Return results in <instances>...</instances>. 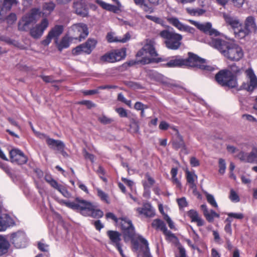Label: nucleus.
<instances>
[{
    "label": "nucleus",
    "mask_w": 257,
    "mask_h": 257,
    "mask_svg": "<svg viewBox=\"0 0 257 257\" xmlns=\"http://www.w3.org/2000/svg\"><path fill=\"white\" fill-rule=\"evenodd\" d=\"M243 72L242 68L233 63L228 65L227 69L220 70L215 76V79L220 85L228 88H236L237 90L242 89L252 92L257 88V77L253 70L248 68L246 70L245 73L249 79L248 83H243L240 88H238L237 77Z\"/></svg>",
    "instance_id": "1"
},
{
    "label": "nucleus",
    "mask_w": 257,
    "mask_h": 257,
    "mask_svg": "<svg viewBox=\"0 0 257 257\" xmlns=\"http://www.w3.org/2000/svg\"><path fill=\"white\" fill-rule=\"evenodd\" d=\"M188 57L186 59L181 58L179 56H175L173 59L169 60L167 63L162 65L164 67L173 68L188 66L196 67L203 71L211 72L214 68L206 64V60L199 57L197 55L188 52Z\"/></svg>",
    "instance_id": "2"
},
{
    "label": "nucleus",
    "mask_w": 257,
    "mask_h": 257,
    "mask_svg": "<svg viewBox=\"0 0 257 257\" xmlns=\"http://www.w3.org/2000/svg\"><path fill=\"white\" fill-rule=\"evenodd\" d=\"M208 43L231 61H239L243 57L241 47L233 42L217 38L213 39Z\"/></svg>",
    "instance_id": "3"
},
{
    "label": "nucleus",
    "mask_w": 257,
    "mask_h": 257,
    "mask_svg": "<svg viewBox=\"0 0 257 257\" xmlns=\"http://www.w3.org/2000/svg\"><path fill=\"white\" fill-rule=\"evenodd\" d=\"M64 204L66 206L79 212L84 216L100 218L104 215L103 212L97 208L94 204L78 197L76 198L74 202L64 201Z\"/></svg>",
    "instance_id": "4"
},
{
    "label": "nucleus",
    "mask_w": 257,
    "mask_h": 257,
    "mask_svg": "<svg viewBox=\"0 0 257 257\" xmlns=\"http://www.w3.org/2000/svg\"><path fill=\"white\" fill-rule=\"evenodd\" d=\"M121 222V230L124 242L131 241V243L136 250L140 248L139 243L141 244V247L144 245L146 250L149 249V243L146 239L142 235H138L136 238L135 237V229L132 222L127 218H122Z\"/></svg>",
    "instance_id": "5"
},
{
    "label": "nucleus",
    "mask_w": 257,
    "mask_h": 257,
    "mask_svg": "<svg viewBox=\"0 0 257 257\" xmlns=\"http://www.w3.org/2000/svg\"><path fill=\"white\" fill-rule=\"evenodd\" d=\"M160 35L165 39L164 43L168 49L176 50L180 47L183 38L181 34L165 30L160 33Z\"/></svg>",
    "instance_id": "6"
},
{
    "label": "nucleus",
    "mask_w": 257,
    "mask_h": 257,
    "mask_svg": "<svg viewBox=\"0 0 257 257\" xmlns=\"http://www.w3.org/2000/svg\"><path fill=\"white\" fill-rule=\"evenodd\" d=\"M40 12L38 9L33 8L22 17L19 21L18 29L20 31H28L31 25L36 23L40 17Z\"/></svg>",
    "instance_id": "7"
},
{
    "label": "nucleus",
    "mask_w": 257,
    "mask_h": 257,
    "mask_svg": "<svg viewBox=\"0 0 257 257\" xmlns=\"http://www.w3.org/2000/svg\"><path fill=\"white\" fill-rule=\"evenodd\" d=\"M87 26L84 23L73 24L70 30L71 40H76L80 42L84 40L88 35Z\"/></svg>",
    "instance_id": "8"
},
{
    "label": "nucleus",
    "mask_w": 257,
    "mask_h": 257,
    "mask_svg": "<svg viewBox=\"0 0 257 257\" xmlns=\"http://www.w3.org/2000/svg\"><path fill=\"white\" fill-rule=\"evenodd\" d=\"M126 56V49L122 48L108 52L100 57L103 63H114L124 59Z\"/></svg>",
    "instance_id": "9"
},
{
    "label": "nucleus",
    "mask_w": 257,
    "mask_h": 257,
    "mask_svg": "<svg viewBox=\"0 0 257 257\" xmlns=\"http://www.w3.org/2000/svg\"><path fill=\"white\" fill-rule=\"evenodd\" d=\"M257 32V25L255 18L252 16H249L244 21V26L242 25L240 31L238 33V39L244 38L251 33H255Z\"/></svg>",
    "instance_id": "10"
},
{
    "label": "nucleus",
    "mask_w": 257,
    "mask_h": 257,
    "mask_svg": "<svg viewBox=\"0 0 257 257\" xmlns=\"http://www.w3.org/2000/svg\"><path fill=\"white\" fill-rule=\"evenodd\" d=\"M97 41L93 38H89L84 43L73 48L72 53L74 55H79L82 53L89 55L95 48Z\"/></svg>",
    "instance_id": "11"
},
{
    "label": "nucleus",
    "mask_w": 257,
    "mask_h": 257,
    "mask_svg": "<svg viewBox=\"0 0 257 257\" xmlns=\"http://www.w3.org/2000/svg\"><path fill=\"white\" fill-rule=\"evenodd\" d=\"M169 60L168 58H163L161 57L159 58H148L147 57H144L140 60H131L127 61L122 64L120 67L123 70H126L128 67L133 66L134 65L141 64L143 65L148 64L151 63H159L163 61H167Z\"/></svg>",
    "instance_id": "12"
},
{
    "label": "nucleus",
    "mask_w": 257,
    "mask_h": 257,
    "mask_svg": "<svg viewBox=\"0 0 257 257\" xmlns=\"http://www.w3.org/2000/svg\"><path fill=\"white\" fill-rule=\"evenodd\" d=\"M106 234L109 239V243L113 245L118 251L122 257H126L122 249V244L121 243V233L117 231L109 230Z\"/></svg>",
    "instance_id": "13"
},
{
    "label": "nucleus",
    "mask_w": 257,
    "mask_h": 257,
    "mask_svg": "<svg viewBox=\"0 0 257 257\" xmlns=\"http://www.w3.org/2000/svg\"><path fill=\"white\" fill-rule=\"evenodd\" d=\"M11 162L18 165L26 164L28 160V157L18 148L12 149L9 152Z\"/></svg>",
    "instance_id": "14"
},
{
    "label": "nucleus",
    "mask_w": 257,
    "mask_h": 257,
    "mask_svg": "<svg viewBox=\"0 0 257 257\" xmlns=\"http://www.w3.org/2000/svg\"><path fill=\"white\" fill-rule=\"evenodd\" d=\"M49 22L46 18H44L40 24H37L35 27L30 30V34L34 39L40 38L44 31L48 27Z\"/></svg>",
    "instance_id": "15"
},
{
    "label": "nucleus",
    "mask_w": 257,
    "mask_h": 257,
    "mask_svg": "<svg viewBox=\"0 0 257 257\" xmlns=\"http://www.w3.org/2000/svg\"><path fill=\"white\" fill-rule=\"evenodd\" d=\"M237 157L240 161L245 163H257V148H253L249 153L241 151L237 155Z\"/></svg>",
    "instance_id": "16"
},
{
    "label": "nucleus",
    "mask_w": 257,
    "mask_h": 257,
    "mask_svg": "<svg viewBox=\"0 0 257 257\" xmlns=\"http://www.w3.org/2000/svg\"><path fill=\"white\" fill-rule=\"evenodd\" d=\"M136 211L139 215L147 218L153 217L155 215V209L149 202L144 203L142 207L137 208Z\"/></svg>",
    "instance_id": "17"
},
{
    "label": "nucleus",
    "mask_w": 257,
    "mask_h": 257,
    "mask_svg": "<svg viewBox=\"0 0 257 257\" xmlns=\"http://www.w3.org/2000/svg\"><path fill=\"white\" fill-rule=\"evenodd\" d=\"M73 8L75 13L82 17L88 16V8L85 0H79L73 3Z\"/></svg>",
    "instance_id": "18"
},
{
    "label": "nucleus",
    "mask_w": 257,
    "mask_h": 257,
    "mask_svg": "<svg viewBox=\"0 0 257 257\" xmlns=\"http://www.w3.org/2000/svg\"><path fill=\"white\" fill-rule=\"evenodd\" d=\"M224 18L226 23L233 30L235 37L238 39V33L240 31V28H242V24L236 18L230 15H224Z\"/></svg>",
    "instance_id": "19"
},
{
    "label": "nucleus",
    "mask_w": 257,
    "mask_h": 257,
    "mask_svg": "<svg viewBox=\"0 0 257 257\" xmlns=\"http://www.w3.org/2000/svg\"><path fill=\"white\" fill-rule=\"evenodd\" d=\"M12 242L18 248L25 246L26 237L22 232L13 233L12 234Z\"/></svg>",
    "instance_id": "20"
},
{
    "label": "nucleus",
    "mask_w": 257,
    "mask_h": 257,
    "mask_svg": "<svg viewBox=\"0 0 257 257\" xmlns=\"http://www.w3.org/2000/svg\"><path fill=\"white\" fill-rule=\"evenodd\" d=\"M197 28L204 33L208 34L211 37V41L214 39L213 38V36L216 37L220 35V33L218 31L212 28V25L210 23L199 24L198 25Z\"/></svg>",
    "instance_id": "21"
},
{
    "label": "nucleus",
    "mask_w": 257,
    "mask_h": 257,
    "mask_svg": "<svg viewBox=\"0 0 257 257\" xmlns=\"http://www.w3.org/2000/svg\"><path fill=\"white\" fill-rule=\"evenodd\" d=\"M42 136L46 138V143L51 149L56 150L58 151L59 150L62 149L63 148H65V145L62 141L51 139L45 134H42Z\"/></svg>",
    "instance_id": "22"
},
{
    "label": "nucleus",
    "mask_w": 257,
    "mask_h": 257,
    "mask_svg": "<svg viewBox=\"0 0 257 257\" xmlns=\"http://www.w3.org/2000/svg\"><path fill=\"white\" fill-rule=\"evenodd\" d=\"M14 220L8 214H4L0 216V231L5 230L8 227L14 224Z\"/></svg>",
    "instance_id": "23"
},
{
    "label": "nucleus",
    "mask_w": 257,
    "mask_h": 257,
    "mask_svg": "<svg viewBox=\"0 0 257 257\" xmlns=\"http://www.w3.org/2000/svg\"><path fill=\"white\" fill-rule=\"evenodd\" d=\"M129 129L128 132L132 134H138L140 132V121L136 116L128 117Z\"/></svg>",
    "instance_id": "24"
},
{
    "label": "nucleus",
    "mask_w": 257,
    "mask_h": 257,
    "mask_svg": "<svg viewBox=\"0 0 257 257\" xmlns=\"http://www.w3.org/2000/svg\"><path fill=\"white\" fill-rule=\"evenodd\" d=\"M73 41L71 39V37L65 35L63 36L59 42L57 40H55L56 47L59 51L62 52L64 49H67L70 46V42Z\"/></svg>",
    "instance_id": "25"
},
{
    "label": "nucleus",
    "mask_w": 257,
    "mask_h": 257,
    "mask_svg": "<svg viewBox=\"0 0 257 257\" xmlns=\"http://www.w3.org/2000/svg\"><path fill=\"white\" fill-rule=\"evenodd\" d=\"M172 146L176 150L179 149H186L183 138L178 132L176 134L175 138L172 141Z\"/></svg>",
    "instance_id": "26"
},
{
    "label": "nucleus",
    "mask_w": 257,
    "mask_h": 257,
    "mask_svg": "<svg viewBox=\"0 0 257 257\" xmlns=\"http://www.w3.org/2000/svg\"><path fill=\"white\" fill-rule=\"evenodd\" d=\"M187 214L191 219V222H196L198 226L204 225V221L199 216L197 211L191 209L187 212Z\"/></svg>",
    "instance_id": "27"
},
{
    "label": "nucleus",
    "mask_w": 257,
    "mask_h": 257,
    "mask_svg": "<svg viewBox=\"0 0 257 257\" xmlns=\"http://www.w3.org/2000/svg\"><path fill=\"white\" fill-rule=\"evenodd\" d=\"M146 53H148L152 57H156L158 55L155 48V42L152 40H148L147 43L143 46Z\"/></svg>",
    "instance_id": "28"
},
{
    "label": "nucleus",
    "mask_w": 257,
    "mask_h": 257,
    "mask_svg": "<svg viewBox=\"0 0 257 257\" xmlns=\"http://www.w3.org/2000/svg\"><path fill=\"white\" fill-rule=\"evenodd\" d=\"M186 180L189 184L190 188L195 190L197 189V186L195 183V180L197 179V176L194 172L188 170L186 171Z\"/></svg>",
    "instance_id": "29"
},
{
    "label": "nucleus",
    "mask_w": 257,
    "mask_h": 257,
    "mask_svg": "<svg viewBox=\"0 0 257 257\" xmlns=\"http://www.w3.org/2000/svg\"><path fill=\"white\" fill-rule=\"evenodd\" d=\"M95 2L103 9L108 11L116 13L119 10V8L117 6L106 3L102 0H95Z\"/></svg>",
    "instance_id": "30"
},
{
    "label": "nucleus",
    "mask_w": 257,
    "mask_h": 257,
    "mask_svg": "<svg viewBox=\"0 0 257 257\" xmlns=\"http://www.w3.org/2000/svg\"><path fill=\"white\" fill-rule=\"evenodd\" d=\"M134 3L138 6L144 12L149 14L154 12V9L145 2V0H133Z\"/></svg>",
    "instance_id": "31"
},
{
    "label": "nucleus",
    "mask_w": 257,
    "mask_h": 257,
    "mask_svg": "<svg viewBox=\"0 0 257 257\" xmlns=\"http://www.w3.org/2000/svg\"><path fill=\"white\" fill-rule=\"evenodd\" d=\"M10 247L9 241L4 236L0 235V256L7 253Z\"/></svg>",
    "instance_id": "32"
},
{
    "label": "nucleus",
    "mask_w": 257,
    "mask_h": 257,
    "mask_svg": "<svg viewBox=\"0 0 257 257\" xmlns=\"http://www.w3.org/2000/svg\"><path fill=\"white\" fill-rule=\"evenodd\" d=\"M63 26L56 25L48 33L51 35L53 38H55V40H57L58 37L63 33Z\"/></svg>",
    "instance_id": "33"
},
{
    "label": "nucleus",
    "mask_w": 257,
    "mask_h": 257,
    "mask_svg": "<svg viewBox=\"0 0 257 257\" xmlns=\"http://www.w3.org/2000/svg\"><path fill=\"white\" fill-rule=\"evenodd\" d=\"M145 177L147 179L148 181L143 180L142 185L145 190H148L149 191L150 188L154 184L155 181V180L150 175L149 173H147L145 174Z\"/></svg>",
    "instance_id": "34"
},
{
    "label": "nucleus",
    "mask_w": 257,
    "mask_h": 257,
    "mask_svg": "<svg viewBox=\"0 0 257 257\" xmlns=\"http://www.w3.org/2000/svg\"><path fill=\"white\" fill-rule=\"evenodd\" d=\"M152 226L156 230H160L162 232L167 227L165 222L160 219H154L152 222Z\"/></svg>",
    "instance_id": "35"
},
{
    "label": "nucleus",
    "mask_w": 257,
    "mask_h": 257,
    "mask_svg": "<svg viewBox=\"0 0 257 257\" xmlns=\"http://www.w3.org/2000/svg\"><path fill=\"white\" fill-rule=\"evenodd\" d=\"M168 21L170 24H172L180 31H182L185 27V25L180 22L179 20L176 18H170L168 19Z\"/></svg>",
    "instance_id": "36"
},
{
    "label": "nucleus",
    "mask_w": 257,
    "mask_h": 257,
    "mask_svg": "<svg viewBox=\"0 0 257 257\" xmlns=\"http://www.w3.org/2000/svg\"><path fill=\"white\" fill-rule=\"evenodd\" d=\"M171 174L172 176V182L176 184L177 187L178 188H180L181 187V183L178 179L177 178V175L178 174V168H173L171 170Z\"/></svg>",
    "instance_id": "37"
},
{
    "label": "nucleus",
    "mask_w": 257,
    "mask_h": 257,
    "mask_svg": "<svg viewBox=\"0 0 257 257\" xmlns=\"http://www.w3.org/2000/svg\"><path fill=\"white\" fill-rule=\"evenodd\" d=\"M17 4V0H4L2 8L6 11H10L12 6Z\"/></svg>",
    "instance_id": "38"
},
{
    "label": "nucleus",
    "mask_w": 257,
    "mask_h": 257,
    "mask_svg": "<svg viewBox=\"0 0 257 257\" xmlns=\"http://www.w3.org/2000/svg\"><path fill=\"white\" fill-rule=\"evenodd\" d=\"M204 216L208 222H211L213 221L214 217H219V214L215 212L214 210H211L210 212H207Z\"/></svg>",
    "instance_id": "39"
},
{
    "label": "nucleus",
    "mask_w": 257,
    "mask_h": 257,
    "mask_svg": "<svg viewBox=\"0 0 257 257\" xmlns=\"http://www.w3.org/2000/svg\"><path fill=\"white\" fill-rule=\"evenodd\" d=\"M97 195L100 199L105 202L108 203V196L106 193L100 189H97Z\"/></svg>",
    "instance_id": "40"
},
{
    "label": "nucleus",
    "mask_w": 257,
    "mask_h": 257,
    "mask_svg": "<svg viewBox=\"0 0 257 257\" xmlns=\"http://www.w3.org/2000/svg\"><path fill=\"white\" fill-rule=\"evenodd\" d=\"M55 8V4L52 2L49 3H45L43 5V10L44 11H47L49 13L52 12Z\"/></svg>",
    "instance_id": "41"
},
{
    "label": "nucleus",
    "mask_w": 257,
    "mask_h": 257,
    "mask_svg": "<svg viewBox=\"0 0 257 257\" xmlns=\"http://www.w3.org/2000/svg\"><path fill=\"white\" fill-rule=\"evenodd\" d=\"M0 168L2 169L9 176L12 177L11 169L6 164L0 161Z\"/></svg>",
    "instance_id": "42"
},
{
    "label": "nucleus",
    "mask_w": 257,
    "mask_h": 257,
    "mask_svg": "<svg viewBox=\"0 0 257 257\" xmlns=\"http://www.w3.org/2000/svg\"><path fill=\"white\" fill-rule=\"evenodd\" d=\"M77 104L83 105L86 106L88 109H91L96 106V104L90 100H82L77 102Z\"/></svg>",
    "instance_id": "43"
},
{
    "label": "nucleus",
    "mask_w": 257,
    "mask_h": 257,
    "mask_svg": "<svg viewBox=\"0 0 257 257\" xmlns=\"http://www.w3.org/2000/svg\"><path fill=\"white\" fill-rule=\"evenodd\" d=\"M229 198L232 202H238L239 201V197L233 189L230 190Z\"/></svg>",
    "instance_id": "44"
},
{
    "label": "nucleus",
    "mask_w": 257,
    "mask_h": 257,
    "mask_svg": "<svg viewBox=\"0 0 257 257\" xmlns=\"http://www.w3.org/2000/svg\"><path fill=\"white\" fill-rule=\"evenodd\" d=\"M99 121L103 124H108L111 123L113 121V119L111 118H109L105 115H102L99 117L98 118Z\"/></svg>",
    "instance_id": "45"
},
{
    "label": "nucleus",
    "mask_w": 257,
    "mask_h": 257,
    "mask_svg": "<svg viewBox=\"0 0 257 257\" xmlns=\"http://www.w3.org/2000/svg\"><path fill=\"white\" fill-rule=\"evenodd\" d=\"M105 217H106V219H112L115 223H117L118 222V221L120 220V224H121V222L122 221L121 219L122 218H125V217H121V218H117L116 217V216L113 213H111V212L106 213V214H105Z\"/></svg>",
    "instance_id": "46"
},
{
    "label": "nucleus",
    "mask_w": 257,
    "mask_h": 257,
    "mask_svg": "<svg viewBox=\"0 0 257 257\" xmlns=\"http://www.w3.org/2000/svg\"><path fill=\"white\" fill-rule=\"evenodd\" d=\"M177 202L180 209L187 207L188 205V202L186 201V199L184 197L177 199Z\"/></svg>",
    "instance_id": "47"
},
{
    "label": "nucleus",
    "mask_w": 257,
    "mask_h": 257,
    "mask_svg": "<svg viewBox=\"0 0 257 257\" xmlns=\"http://www.w3.org/2000/svg\"><path fill=\"white\" fill-rule=\"evenodd\" d=\"M40 77L46 83L61 82V80H55L52 76L41 75Z\"/></svg>",
    "instance_id": "48"
},
{
    "label": "nucleus",
    "mask_w": 257,
    "mask_h": 257,
    "mask_svg": "<svg viewBox=\"0 0 257 257\" xmlns=\"http://www.w3.org/2000/svg\"><path fill=\"white\" fill-rule=\"evenodd\" d=\"M115 111L118 114L120 117H128L127 113L126 110L122 107L116 108L115 109Z\"/></svg>",
    "instance_id": "49"
},
{
    "label": "nucleus",
    "mask_w": 257,
    "mask_h": 257,
    "mask_svg": "<svg viewBox=\"0 0 257 257\" xmlns=\"http://www.w3.org/2000/svg\"><path fill=\"white\" fill-rule=\"evenodd\" d=\"M206 199L207 202L210 203L212 206L214 207H217L218 205L213 196L211 194H208L206 195Z\"/></svg>",
    "instance_id": "50"
},
{
    "label": "nucleus",
    "mask_w": 257,
    "mask_h": 257,
    "mask_svg": "<svg viewBox=\"0 0 257 257\" xmlns=\"http://www.w3.org/2000/svg\"><path fill=\"white\" fill-rule=\"evenodd\" d=\"M219 172L220 174H224L226 169V164L225 160L223 159H220L219 160Z\"/></svg>",
    "instance_id": "51"
},
{
    "label": "nucleus",
    "mask_w": 257,
    "mask_h": 257,
    "mask_svg": "<svg viewBox=\"0 0 257 257\" xmlns=\"http://www.w3.org/2000/svg\"><path fill=\"white\" fill-rule=\"evenodd\" d=\"M17 16L15 13H11L6 18L7 22L9 24H14L17 20Z\"/></svg>",
    "instance_id": "52"
},
{
    "label": "nucleus",
    "mask_w": 257,
    "mask_h": 257,
    "mask_svg": "<svg viewBox=\"0 0 257 257\" xmlns=\"http://www.w3.org/2000/svg\"><path fill=\"white\" fill-rule=\"evenodd\" d=\"M148 108V105H145L141 102L138 101L135 103L134 105V108L137 110H141L142 109H146Z\"/></svg>",
    "instance_id": "53"
},
{
    "label": "nucleus",
    "mask_w": 257,
    "mask_h": 257,
    "mask_svg": "<svg viewBox=\"0 0 257 257\" xmlns=\"http://www.w3.org/2000/svg\"><path fill=\"white\" fill-rule=\"evenodd\" d=\"M57 190L59 191L65 197H69L70 196V193L67 191L66 188L62 185H61Z\"/></svg>",
    "instance_id": "54"
},
{
    "label": "nucleus",
    "mask_w": 257,
    "mask_h": 257,
    "mask_svg": "<svg viewBox=\"0 0 257 257\" xmlns=\"http://www.w3.org/2000/svg\"><path fill=\"white\" fill-rule=\"evenodd\" d=\"M49 245L48 244H45L42 242H39L38 243V249L44 252H47L48 251Z\"/></svg>",
    "instance_id": "55"
},
{
    "label": "nucleus",
    "mask_w": 257,
    "mask_h": 257,
    "mask_svg": "<svg viewBox=\"0 0 257 257\" xmlns=\"http://www.w3.org/2000/svg\"><path fill=\"white\" fill-rule=\"evenodd\" d=\"M227 215H228V217H233L238 219H242L244 217L243 214L241 213H236L230 212L228 213Z\"/></svg>",
    "instance_id": "56"
},
{
    "label": "nucleus",
    "mask_w": 257,
    "mask_h": 257,
    "mask_svg": "<svg viewBox=\"0 0 257 257\" xmlns=\"http://www.w3.org/2000/svg\"><path fill=\"white\" fill-rule=\"evenodd\" d=\"M179 251V255H176L175 257H186L185 249L181 245H179L178 247Z\"/></svg>",
    "instance_id": "57"
},
{
    "label": "nucleus",
    "mask_w": 257,
    "mask_h": 257,
    "mask_svg": "<svg viewBox=\"0 0 257 257\" xmlns=\"http://www.w3.org/2000/svg\"><path fill=\"white\" fill-rule=\"evenodd\" d=\"M52 38L51 35L48 33L46 38L42 41L41 44L44 46H48L51 43Z\"/></svg>",
    "instance_id": "58"
},
{
    "label": "nucleus",
    "mask_w": 257,
    "mask_h": 257,
    "mask_svg": "<svg viewBox=\"0 0 257 257\" xmlns=\"http://www.w3.org/2000/svg\"><path fill=\"white\" fill-rule=\"evenodd\" d=\"M146 18L147 19L152 21L157 24H160L162 21V20L160 18H159L157 17L153 16L151 15H146Z\"/></svg>",
    "instance_id": "59"
},
{
    "label": "nucleus",
    "mask_w": 257,
    "mask_h": 257,
    "mask_svg": "<svg viewBox=\"0 0 257 257\" xmlns=\"http://www.w3.org/2000/svg\"><path fill=\"white\" fill-rule=\"evenodd\" d=\"M190 164L192 167H198L200 165L199 161L195 157H192L190 161Z\"/></svg>",
    "instance_id": "60"
},
{
    "label": "nucleus",
    "mask_w": 257,
    "mask_h": 257,
    "mask_svg": "<svg viewBox=\"0 0 257 257\" xmlns=\"http://www.w3.org/2000/svg\"><path fill=\"white\" fill-rule=\"evenodd\" d=\"M165 230H164V231H163V232L164 234L168 238H176L175 234L173 233L171 231L168 230L167 227L165 228Z\"/></svg>",
    "instance_id": "61"
},
{
    "label": "nucleus",
    "mask_w": 257,
    "mask_h": 257,
    "mask_svg": "<svg viewBox=\"0 0 257 257\" xmlns=\"http://www.w3.org/2000/svg\"><path fill=\"white\" fill-rule=\"evenodd\" d=\"M98 93H99V90L98 89V88L96 89L85 90V91H83V93L84 95H93V94H97Z\"/></svg>",
    "instance_id": "62"
},
{
    "label": "nucleus",
    "mask_w": 257,
    "mask_h": 257,
    "mask_svg": "<svg viewBox=\"0 0 257 257\" xmlns=\"http://www.w3.org/2000/svg\"><path fill=\"white\" fill-rule=\"evenodd\" d=\"M165 219L167 221L169 227L171 229H174L175 228V225L174 224L173 222L172 221L170 217L168 216L167 215H166L164 217Z\"/></svg>",
    "instance_id": "63"
},
{
    "label": "nucleus",
    "mask_w": 257,
    "mask_h": 257,
    "mask_svg": "<svg viewBox=\"0 0 257 257\" xmlns=\"http://www.w3.org/2000/svg\"><path fill=\"white\" fill-rule=\"evenodd\" d=\"M93 224L96 229L98 231H100L104 227L103 225L101 223L100 220H97L95 221L94 222Z\"/></svg>",
    "instance_id": "64"
}]
</instances>
